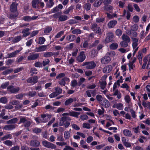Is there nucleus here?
Returning a JSON list of instances; mask_svg holds the SVG:
<instances>
[{
  "mask_svg": "<svg viewBox=\"0 0 150 150\" xmlns=\"http://www.w3.org/2000/svg\"><path fill=\"white\" fill-rule=\"evenodd\" d=\"M51 116L50 115L43 114L41 115L40 118H36L35 119V120L38 123L41 122L45 123L48 121V118H51Z\"/></svg>",
  "mask_w": 150,
  "mask_h": 150,
  "instance_id": "f257e3e1",
  "label": "nucleus"
},
{
  "mask_svg": "<svg viewBox=\"0 0 150 150\" xmlns=\"http://www.w3.org/2000/svg\"><path fill=\"white\" fill-rule=\"evenodd\" d=\"M143 61L144 63L142 66V68L144 69L146 68V64L147 63V65L146 67L148 69H150V54L144 57Z\"/></svg>",
  "mask_w": 150,
  "mask_h": 150,
  "instance_id": "f03ea898",
  "label": "nucleus"
},
{
  "mask_svg": "<svg viewBox=\"0 0 150 150\" xmlns=\"http://www.w3.org/2000/svg\"><path fill=\"white\" fill-rule=\"evenodd\" d=\"M61 12H58L54 14L53 17L56 18H58L59 20L60 21H64L68 19V17L64 15H62Z\"/></svg>",
  "mask_w": 150,
  "mask_h": 150,
  "instance_id": "7ed1b4c3",
  "label": "nucleus"
},
{
  "mask_svg": "<svg viewBox=\"0 0 150 150\" xmlns=\"http://www.w3.org/2000/svg\"><path fill=\"white\" fill-rule=\"evenodd\" d=\"M55 91L54 92L49 95V97L52 98L55 97L58 95L61 94L62 92V90L59 87H57L55 88Z\"/></svg>",
  "mask_w": 150,
  "mask_h": 150,
  "instance_id": "20e7f679",
  "label": "nucleus"
},
{
  "mask_svg": "<svg viewBox=\"0 0 150 150\" xmlns=\"http://www.w3.org/2000/svg\"><path fill=\"white\" fill-rule=\"evenodd\" d=\"M42 143L44 147L48 148L55 149L56 148V146L55 145L45 140L43 141Z\"/></svg>",
  "mask_w": 150,
  "mask_h": 150,
  "instance_id": "39448f33",
  "label": "nucleus"
},
{
  "mask_svg": "<svg viewBox=\"0 0 150 150\" xmlns=\"http://www.w3.org/2000/svg\"><path fill=\"white\" fill-rule=\"evenodd\" d=\"M86 66V68L88 69H93L96 66V63L93 61L86 62L83 63L82 66Z\"/></svg>",
  "mask_w": 150,
  "mask_h": 150,
  "instance_id": "423d86ee",
  "label": "nucleus"
},
{
  "mask_svg": "<svg viewBox=\"0 0 150 150\" xmlns=\"http://www.w3.org/2000/svg\"><path fill=\"white\" fill-rule=\"evenodd\" d=\"M7 89L8 91L11 93H17L20 90L19 87H14L12 86H9L7 87Z\"/></svg>",
  "mask_w": 150,
  "mask_h": 150,
  "instance_id": "0eeeda50",
  "label": "nucleus"
},
{
  "mask_svg": "<svg viewBox=\"0 0 150 150\" xmlns=\"http://www.w3.org/2000/svg\"><path fill=\"white\" fill-rule=\"evenodd\" d=\"M111 60L109 56H105L102 58L101 62L102 64H108L110 61Z\"/></svg>",
  "mask_w": 150,
  "mask_h": 150,
  "instance_id": "6e6552de",
  "label": "nucleus"
},
{
  "mask_svg": "<svg viewBox=\"0 0 150 150\" xmlns=\"http://www.w3.org/2000/svg\"><path fill=\"white\" fill-rule=\"evenodd\" d=\"M86 58V56L84 52L82 51L80 52L79 55L78 57L77 60L79 62H83Z\"/></svg>",
  "mask_w": 150,
  "mask_h": 150,
  "instance_id": "1a4fd4ad",
  "label": "nucleus"
},
{
  "mask_svg": "<svg viewBox=\"0 0 150 150\" xmlns=\"http://www.w3.org/2000/svg\"><path fill=\"white\" fill-rule=\"evenodd\" d=\"M48 46V45H43L38 47H37L35 49V51L38 52L45 51L47 49Z\"/></svg>",
  "mask_w": 150,
  "mask_h": 150,
  "instance_id": "9d476101",
  "label": "nucleus"
},
{
  "mask_svg": "<svg viewBox=\"0 0 150 150\" xmlns=\"http://www.w3.org/2000/svg\"><path fill=\"white\" fill-rule=\"evenodd\" d=\"M122 141L123 145L127 148H129L131 146L130 143L129 142V141L125 137H122Z\"/></svg>",
  "mask_w": 150,
  "mask_h": 150,
  "instance_id": "9b49d317",
  "label": "nucleus"
},
{
  "mask_svg": "<svg viewBox=\"0 0 150 150\" xmlns=\"http://www.w3.org/2000/svg\"><path fill=\"white\" fill-rule=\"evenodd\" d=\"M114 37L113 34L112 33H109L107 34V37L105 39L106 42L108 43L112 41Z\"/></svg>",
  "mask_w": 150,
  "mask_h": 150,
  "instance_id": "f8f14e48",
  "label": "nucleus"
},
{
  "mask_svg": "<svg viewBox=\"0 0 150 150\" xmlns=\"http://www.w3.org/2000/svg\"><path fill=\"white\" fill-rule=\"evenodd\" d=\"M92 29L96 33L99 34L101 33V30L100 27L97 26L96 24H94L92 26Z\"/></svg>",
  "mask_w": 150,
  "mask_h": 150,
  "instance_id": "ddd939ff",
  "label": "nucleus"
},
{
  "mask_svg": "<svg viewBox=\"0 0 150 150\" xmlns=\"http://www.w3.org/2000/svg\"><path fill=\"white\" fill-rule=\"evenodd\" d=\"M112 67L111 65H108L105 67L103 70V72L105 73H108L112 70Z\"/></svg>",
  "mask_w": 150,
  "mask_h": 150,
  "instance_id": "4468645a",
  "label": "nucleus"
},
{
  "mask_svg": "<svg viewBox=\"0 0 150 150\" xmlns=\"http://www.w3.org/2000/svg\"><path fill=\"white\" fill-rule=\"evenodd\" d=\"M18 4L15 2L13 3L10 6V11L12 12H16L17 11V6Z\"/></svg>",
  "mask_w": 150,
  "mask_h": 150,
  "instance_id": "2eb2a0df",
  "label": "nucleus"
},
{
  "mask_svg": "<svg viewBox=\"0 0 150 150\" xmlns=\"http://www.w3.org/2000/svg\"><path fill=\"white\" fill-rule=\"evenodd\" d=\"M100 104L105 108H108L110 106L109 102L105 98L102 99L101 102H100Z\"/></svg>",
  "mask_w": 150,
  "mask_h": 150,
  "instance_id": "dca6fc26",
  "label": "nucleus"
},
{
  "mask_svg": "<svg viewBox=\"0 0 150 150\" xmlns=\"http://www.w3.org/2000/svg\"><path fill=\"white\" fill-rule=\"evenodd\" d=\"M42 0H33L32 2V6L33 8H39V6L38 4L39 2Z\"/></svg>",
  "mask_w": 150,
  "mask_h": 150,
  "instance_id": "f3484780",
  "label": "nucleus"
},
{
  "mask_svg": "<svg viewBox=\"0 0 150 150\" xmlns=\"http://www.w3.org/2000/svg\"><path fill=\"white\" fill-rule=\"evenodd\" d=\"M38 79V77L37 76H34L28 79L27 81L28 83H32L35 84L37 82Z\"/></svg>",
  "mask_w": 150,
  "mask_h": 150,
  "instance_id": "a211bd4d",
  "label": "nucleus"
},
{
  "mask_svg": "<svg viewBox=\"0 0 150 150\" xmlns=\"http://www.w3.org/2000/svg\"><path fill=\"white\" fill-rule=\"evenodd\" d=\"M39 54L38 53L33 54L28 56V59L29 60H32L37 59L39 57Z\"/></svg>",
  "mask_w": 150,
  "mask_h": 150,
  "instance_id": "6ab92c4d",
  "label": "nucleus"
},
{
  "mask_svg": "<svg viewBox=\"0 0 150 150\" xmlns=\"http://www.w3.org/2000/svg\"><path fill=\"white\" fill-rule=\"evenodd\" d=\"M38 17L37 16H33L31 17L30 16H24L23 18V19L25 21H29L31 20L36 19L38 18Z\"/></svg>",
  "mask_w": 150,
  "mask_h": 150,
  "instance_id": "aec40b11",
  "label": "nucleus"
},
{
  "mask_svg": "<svg viewBox=\"0 0 150 150\" xmlns=\"http://www.w3.org/2000/svg\"><path fill=\"white\" fill-rule=\"evenodd\" d=\"M117 22L115 20L110 21L108 24V26L109 28H113L117 24Z\"/></svg>",
  "mask_w": 150,
  "mask_h": 150,
  "instance_id": "412c9836",
  "label": "nucleus"
},
{
  "mask_svg": "<svg viewBox=\"0 0 150 150\" xmlns=\"http://www.w3.org/2000/svg\"><path fill=\"white\" fill-rule=\"evenodd\" d=\"M22 50V48L18 50L15 51L11 53L8 54V58H11L15 57L16 55L18 53H19Z\"/></svg>",
  "mask_w": 150,
  "mask_h": 150,
  "instance_id": "4be33fe9",
  "label": "nucleus"
},
{
  "mask_svg": "<svg viewBox=\"0 0 150 150\" xmlns=\"http://www.w3.org/2000/svg\"><path fill=\"white\" fill-rule=\"evenodd\" d=\"M16 127L15 125H8L5 126L4 129L6 130H11L14 129Z\"/></svg>",
  "mask_w": 150,
  "mask_h": 150,
  "instance_id": "5701e85b",
  "label": "nucleus"
},
{
  "mask_svg": "<svg viewBox=\"0 0 150 150\" xmlns=\"http://www.w3.org/2000/svg\"><path fill=\"white\" fill-rule=\"evenodd\" d=\"M40 144L39 142L37 140L32 141L30 142V145L33 146H38Z\"/></svg>",
  "mask_w": 150,
  "mask_h": 150,
  "instance_id": "b1692460",
  "label": "nucleus"
},
{
  "mask_svg": "<svg viewBox=\"0 0 150 150\" xmlns=\"http://www.w3.org/2000/svg\"><path fill=\"white\" fill-rule=\"evenodd\" d=\"M103 2V0H97L94 3L93 6L95 7H98Z\"/></svg>",
  "mask_w": 150,
  "mask_h": 150,
  "instance_id": "393cba45",
  "label": "nucleus"
},
{
  "mask_svg": "<svg viewBox=\"0 0 150 150\" xmlns=\"http://www.w3.org/2000/svg\"><path fill=\"white\" fill-rule=\"evenodd\" d=\"M76 100L75 98L73 99L72 98H70L67 100L65 102V105H68L74 101H75Z\"/></svg>",
  "mask_w": 150,
  "mask_h": 150,
  "instance_id": "a878e982",
  "label": "nucleus"
},
{
  "mask_svg": "<svg viewBox=\"0 0 150 150\" xmlns=\"http://www.w3.org/2000/svg\"><path fill=\"white\" fill-rule=\"evenodd\" d=\"M123 132L125 135L127 137H131L132 135L131 132L128 129H125L124 130Z\"/></svg>",
  "mask_w": 150,
  "mask_h": 150,
  "instance_id": "bb28decb",
  "label": "nucleus"
},
{
  "mask_svg": "<svg viewBox=\"0 0 150 150\" xmlns=\"http://www.w3.org/2000/svg\"><path fill=\"white\" fill-rule=\"evenodd\" d=\"M122 39L123 41H126L128 42L130 41V39L129 37L127 35L123 34L122 36Z\"/></svg>",
  "mask_w": 150,
  "mask_h": 150,
  "instance_id": "cd10ccee",
  "label": "nucleus"
},
{
  "mask_svg": "<svg viewBox=\"0 0 150 150\" xmlns=\"http://www.w3.org/2000/svg\"><path fill=\"white\" fill-rule=\"evenodd\" d=\"M113 95L114 96H117V98L118 99L120 98L122 96L121 93L117 89L115 91Z\"/></svg>",
  "mask_w": 150,
  "mask_h": 150,
  "instance_id": "c85d7f7f",
  "label": "nucleus"
},
{
  "mask_svg": "<svg viewBox=\"0 0 150 150\" xmlns=\"http://www.w3.org/2000/svg\"><path fill=\"white\" fill-rule=\"evenodd\" d=\"M71 131H65L64 133V137L66 139H69L71 136Z\"/></svg>",
  "mask_w": 150,
  "mask_h": 150,
  "instance_id": "c756f323",
  "label": "nucleus"
},
{
  "mask_svg": "<svg viewBox=\"0 0 150 150\" xmlns=\"http://www.w3.org/2000/svg\"><path fill=\"white\" fill-rule=\"evenodd\" d=\"M29 28H26L22 31V33H23V36L24 37H26L29 35L30 33L29 32Z\"/></svg>",
  "mask_w": 150,
  "mask_h": 150,
  "instance_id": "7c9ffc66",
  "label": "nucleus"
},
{
  "mask_svg": "<svg viewBox=\"0 0 150 150\" xmlns=\"http://www.w3.org/2000/svg\"><path fill=\"white\" fill-rule=\"evenodd\" d=\"M75 39V36L73 35H71L68 36L66 38V40L70 42H71L74 40Z\"/></svg>",
  "mask_w": 150,
  "mask_h": 150,
  "instance_id": "2f4dec72",
  "label": "nucleus"
},
{
  "mask_svg": "<svg viewBox=\"0 0 150 150\" xmlns=\"http://www.w3.org/2000/svg\"><path fill=\"white\" fill-rule=\"evenodd\" d=\"M83 128L87 129H90L92 127L90 124L88 122H84L83 124Z\"/></svg>",
  "mask_w": 150,
  "mask_h": 150,
  "instance_id": "473e14b6",
  "label": "nucleus"
},
{
  "mask_svg": "<svg viewBox=\"0 0 150 150\" xmlns=\"http://www.w3.org/2000/svg\"><path fill=\"white\" fill-rule=\"evenodd\" d=\"M80 114L79 112H76L74 111L70 112V116L75 117L78 118V116Z\"/></svg>",
  "mask_w": 150,
  "mask_h": 150,
  "instance_id": "72a5a7b5",
  "label": "nucleus"
},
{
  "mask_svg": "<svg viewBox=\"0 0 150 150\" xmlns=\"http://www.w3.org/2000/svg\"><path fill=\"white\" fill-rule=\"evenodd\" d=\"M138 58L139 60V63L140 65H142V54L141 52L139 51L138 52Z\"/></svg>",
  "mask_w": 150,
  "mask_h": 150,
  "instance_id": "f704fd0d",
  "label": "nucleus"
},
{
  "mask_svg": "<svg viewBox=\"0 0 150 150\" xmlns=\"http://www.w3.org/2000/svg\"><path fill=\"white\" fill-rule=\"evenodd\" d=\"M66 118L65 117H62L61 120H60L59 125L60 126H63L64 125V122H65Z\"/></svg>",
  "mask_w": 150,
  "mask_h": 150,
  "instance_id": "c9c22d12",
  "label": "nucleus"
},
{
  "mask_svg": "<svg viewBox=\"0 0 150 150\" xmlns=\"http://www.w3.org/2000/svg\"><path fill=\"white\" fill-rule=\"evenodd\" d=\"M68 78H64L59 82V83L61 86H64L65 84V81L68 80Z\"/></svg>",
  "mask_w": 150,
  "mask_h": 150,
  "instance_id": "e433bc0d",
  "label": "nucleus"
},
{
  "mask_svg": "<svg viewBox=\"0 0 150 150\" xmlns=\"http://www.w3.org/2000/svg\"><path fill=\"white\" fill-rule=\"evenodd\" d=\"M54 4V2L53 0H49V1L47 2L46 4V6L48 8H51L52 7Z\"/></svg>",
  "mask_w": 150,
  "mask_h": 150,
  "instance_id": "4c0bfd02",
  "label": "nucleus"
},
{
  "mask_svg": "<svg viewBox=\"0 0 150 150\" xmlns=\"http://www.w3.org/2000/svg\"><path fill=\"white\" fill-rule=\"evenodd\" d=\"M45 41V38L43 37H40L39 38L38 43L40 45H42L44 43Z\"/></svg>",
  "mask_w": 150,
  "mask_h": 150,
  "instance_id": "58836bf2",
  "label": "nucleus"
},
{
  "mask_svg": "<svg viewBox=\"0 0 150 150\" xmlns=\"http://www.w3.org/2000/svg\"><path fill=\"white\" fill-rule=\"evenodd\" d=\"M104 9L106 11H110L113 9V7L110 5L105 6L103 7Z\"/></svg>",
  "mask_w": 150,
  "mask_h": 150,
  "instance_id": "ea45409f",
  "label": "nucleus"
},
{
  "mask_svg": "<svg viewBox=\"0 0 150 150\" xmlns=\"http://www.w3.org/2000/svg\"><path fill=\"white\" fill-rule=\"evenodd\" d=\"M118 45L117 43H116L111 44L110 46V48L112 50H115L118 47Z\"/></svg>",
  "mask_w": 150,
  "mask_h": 150,
  "instance_id": "a19ab883",
  "label": "nucleus"
},
{
  "mask_svg": "<svg viewBox=\"0 0 150 150\" xmlns=\"http://www.w3.org/2000/svg\"><path fill=\"white\" fill-rule=\"evenodd\" d=\"M128 42H127L123 41L121 42L120 43V44L121 47H126L128 46Z\"/></svg>",
  "mask_w": 150,
  "mask_h": 150,
  "instance_id": "79ce46f5",
  "label": "nucleus"
},
{
  "mask_svg": "<svg viewBox=\"0 0 150 150\" xmlns=\"http://www.w3.org/2000/svg\"><path fill=\"white\" fill-rule=\"evenodd\" d=\"M13 71V69H10L4 71L2 73V74L3 75H7Z\"/></svg>",
  "mask_w": 150,
  "mask_h": 150,
  "instance_id": "37998d69",
  "label": "nucleus"
},
{
  "mask_svg": "<svg viewBox=\"0 0 150 150\" xmlns=\"http://www.w3.org/2000/svg\"><path fill=\"white\" fill-rule=\"evenodd\" d=\"M55 108V107L52 106L50 105H47L45 107V108L47 110H49L50 111H53Z\"/></svg>",
  "mask_w": 150,
  "mask_h": 150,
  "instance_id": "c03bdc74",
  "label": "nucleus"
},
{
  "mask_svg": "<svg viewBox=\"0 0 150 150\" xmlns=\"http://www.w3.org/2000/svg\"><path fill=\"white\" fill-rule=\"evenodd\" d=\"M21 39V37L20 36H18L15 37L13 40V42H17L20 41Z\"/></svg>",
  "mask_w": 150,
  "mask_h": 150,
  "instance_id": "a18cd8bd",
  "label": "nucleus"
},
{
  "mask_svg": "<svg viewBox=\"0 0 150 150\" xmlns=\"http://www.w3.org/2000/svg\"><path fill=\"white\" fill-rule=\"evenodd\" d=\"M116 108L119 110H122L123 109V105L120 103H116Z\"/></svg>",
  "mask_w": 150,
  "mask_h": 150,
  "instance_id": "49530a36",
  "label": "nucleus"
},
{
  "mask_svg": "<svg viewBox=\"0 0 150 150\" xmlns=\"http://www.w3.org/2000/svg\"><path fill=\"white\" fill-rule=\"evenodd\" d=\"M72 33L74 34H79L81 33V30L79 29H75L72 31Z\"/></svg>",
  "mask_w": 150,
  "mask_h": 150,
  "instance_id": "de8ad7c7",
  "label": "nucleus"
},
{
  "mask_svg": "<svg viewBox=\"0 0 150 150\" xmlns=\"http://www.w3.org/2000/svg\"><path fill=\"white\" fill-rule=\"evenodd\" d=\"M73 9V6H71L68 8L64 11V13L66 14H68L70 11L72 10Z\"/></svg>",
  "mask_w": 150,
  "mask_h": 150,
  "instance_id": "09e8293b",
  "label": "nucleus"
},
{
  "mask_svg": "<svg viewBox=\"0 0 150 150\" xmlns=\"http://www.w3.org/2000/svg\"><path fill=\"white\" fill-rule=\"evenodd\" d=\"M18 120L16 118H14L8 121L7 122L8 124H12L16 123Z\"/></svg>",
  "mask_w": 150,
  "mask_h": 150,
  "instance_id": "8fccbe9b",
  "label": "nucleus"
},
{
  "mask_svg": "<svg viewBox=\"0 0 150 150\" xmlns=\"http://www.w3.org/2000/svg\"><path fill=\"white\" fill-rule=\"evenodd\" d=\"M4 143L8 146H12L13 143L12 142L9 140L5 141L4 142Z\"/></svg>",
  "mask_w": 150,
  "mask_h": 150,
  "instance_id": "3c124183",
  "label": "nucleus"
},
{
  "mask_svg": "<svg viewBox=\"0 0 150 150\" xmlns=\"http://www.w3.org/2000/svg\"><path fill=\"white\" fill-rule=\"evenodd\" d=\"M80 119L82 120H88V116L86 115H81L80 116Z\"/></svg>",
  "mask_w": 150,
  "mask_h": 150,
  "instance_id": "603ef678",
  "label": "nucleus"
},
{
  "mask_svg": "<svg viewBox=\"0 0 150 150\" xmlns=\"http://www.w3.org/2000/svg\"><path fill=\"white\" fill-rule=\"evenodd\" d=\"M138 44L137 42H133L132 44V46L133 50L136 49L137 50H138V47H137Z\"/></svg>",
  "mask_w": 150,
  "mask_h": 150,
  "instance_id": "864d4df0",
  "label": "nucleus"
},
{
  "mask_svg": "<svg viewBox=\"0 0 150 150\" xmlns=\"http://www.w3.org/2000/svg\"><path fill=\"white\" fill-rule=\"evenodd\" d=\"M120 87L123 88H125L126 90H129V86L125 83L122 84Z\"/></svg>",
  "mask_w": 150,
  "mask_h": 150,
  "instance_id": "5fc2aeb1",
  "label": "nucleus"
},
{
  "mask_svg": "<svg viewBox=\"0 0 150 150\" xmlns=\"http://www.w3.org/2000/svg\"><path fill=\"white\" fill-rule=\"evenodd\" d=\"M91 7V5L89 3L86 4L84 5V8L86 10H90Z\"/></svg>",
  "mask_w": 150,
  "mask_h": 150,
  "instance_id": "6e6d98bb",
  "label": "nucleus"
},
{
  "mask_svg": "<svg viewBox=\"0 0 150 150\" xmlns=\"http://www.w3.org/2000/svg\"><path fill=\"white\" fill-rule=\"evenodd\" d=\"M128 64L129 67V70L133 69L135 67V65L134 64V63L132 62H129Z\"/></svg>",
  "mask_w": 150,
  "mask_h": 150,
  "instance_id": "4d7b16f0",
  "label": "nucleus"
},
{
  "mask_svg": "<svg viewBox=\"0 0 150 150\" xmlns=\"http://www.w3.org/2000/svg\"><path fill=\"white\" fill-rule=\"evenodd\" d=\"M115 33L117 35L120 36L122 35V31L120 29H117L115 31Z\"/></svg>",
  "mask_w": 150,
  "mask_h": 150,
  "instance_id": "13d9d810",
  "label": "nucleus"
},
{
  "mask_svg": "<svg viewBox=\"0 0 150 150\" xmlns=\"http://www.w3.org/2000/svg\"><path fill=\"white\" fill-rule=\"evenodd\" d=\"M53 55V53L52 52H47L44 54V56L45 57H49L52 56Z\"/></svg>",
  "mask_w": 150,
  "mask_h": 150,
  "instance_id": "bf43d9fd",
  "label": "nucleus"
},
{
  "mask_svg": "<svg viewBox=\"0 0 150 150\" xmlns=\"http://www.w3.org/2000/svg\"><path fill=\"white\" fill-rule=\"evenodd\" d=\"M147 32H146V33L145 34L144 33V30H142V31L140 34V38L142 39L143 38H144L145 36L147 34Z\"/></svg>",
  "mask_w": 150,
  "mask_h": 150,
  "instance_id": "052dcab7",
  "label": "nucleus"
},
{
  "mask_svg": "<svg viewBox=\"0 0 150 150\" xmlns=\"http://www.w3.org/2000/svg\"><path fill=\"white\" fill-rule=\"evenodd\" d=\"M52 30V28L51 27H47L44 30V33L47 34L50 33Z\"/></svg>",
  "mask_w": 150,
  "mask_h": 150,
  "instance_id": "680f3d73",
  "label": "nucleus"
},
{
  "mask_svg": "<svg viewBox=\"0 0 150 150\" xmlns=\"http://www.w3.org/2000/svg\"><path fill=\"white\" fill-rule=\"evenodd\" d=\"M115 54H116L115 52L114 51L108 52L106 54L107 55H108L110 57H114L115 56Z\"/></svg>",
  "mask_w": 150,
  "mask_h": 150,
  "instance_id": "e2e57ef3",
  "label": "nucleus"
},
{
  "mask_svg": "<svg viewBox=\"0 0 150 150\" xmlns=\"http://www.w3.org/2000/svg\"><path fill=\"white\" fill-rule=\"evenodd\" d=\"M93 140V137L91 136H88L86 139V142L89 143L91 142Z\"/></svg>",
  "mask_w": 150,
  "mask_h": 150,
  "instance_id": "0e129e2a",
  "label": "nucleus"
},
{
  "mask_svg": "<svg viewBox=\"0 0 150 150\" xmlns=\"http://www.w3.org/2000/svg\"><path fill=\"white\" fill-rule=\"evenodd\" d=\"M42 130L39 128H35L33 129V131L35 133H38L40 132Z\"/></svg>",
  "mask_w": 150,
  "mask_h": 150,
  "instance_id": "69168bd1",
  "label": "nucleus"
},
{
  "mask_svg": "<svg viewBox=\"0 0 150 150\" xmlns=\"http://www.w3.org/2000/svg\"><path fill=\"white\" fill-rule=\"evenodd\" d=\"M106 82L105 81H103L101 83L100 87L102 89H104L106 87Z\"/></svg>",
  "mask_w": 150,
  "mask_h": 150,
  "instance_id": "338daca9",
  "label": "nucleus"
},
{
  "mask_svg": "<svg viewBox=\"0 0 150 150\" xmlns=\"http://www.w3.org/2000/svg\"><path fill=\"white\" fill-rule=\"evenodd\" d=\"M0 101L1 102L5 104L7 102L6 98L5 97H3L0 98Z\"/></svg>",
  "mask_w": 150,
  "mask_h": 150,
  "instance_id": "774afa93",
  "label": "nucleus"
}]
</instances>
